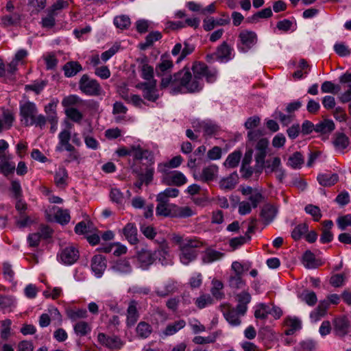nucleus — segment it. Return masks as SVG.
Wrapping results in <instances>:
<instances>
[{"instance_id":"obj_1","label":"nucleus","mask_w":351,"mask_h":351,"mask_svg":"<svg viewBox=\"0 0 351 351\" xmlns=\"http://www.w3.org/2000/svg\"><path fill=\"white\" fill-rule=\"evenodd\" d=\"M193 76L188 69H184L173 75L161 80V88H169L171 94L196 93L202 89L203 78L212 83L217 77V71L210 69L204 63L196 62L192 66Z\"/></svg>"},{"instance_id":"obj_2","label":"nucleus","mask_w":351,"mask_h":351,"mask_svg":"<svg viewBox=\"0 0 351 351\" xmlns=\"http://www.w3.org/2000/svg\"><path fill=\"white\" fill-rule=\"evenodd\" d=\"M171 240L173 243L179 245L180 260L185 265L196 259L197 252L195 249L202 245V243L195 238L184 237L176 233H173L171 235Z\"/></svg>"},{"instance_id":"obj_3","label":"nucleus","mask_w":351,"mask_h":351,"mask_svg":"<svg viewBox=\"0 0 351 351\" xmlns=\"http://www.w3.org/2000/svg\"><path fill=\"white\" fill-rule=\"evenodd\" d=\"M38 110L36 104L29 100L19 102V115L21 123L25 126L35 125L40 129L45 128L47 119L43 114H38Z\"/></svg>"},{"instance_id":"obj_4","label":"nucleus","mask_w":351,"mask_h":351,"mask_svg":"<svg viewBox=\"0 0 351 351\" xmlns=\"http://www.w3.org/2000/svg\"><path fill=\"white\" fill-rule=\"evenodd\" d=\"M261 136L262 132L259 130H250L247 133L249 143L252 145L254 142L257 141L255 147L256 151L255 169L257 173H261L263 169L267 148L269 144L268 140L266 138H261Z\"/></svg>"},{"instance_id":"obj_5","label":"nucleus","mask_w":351,"mask_h":351,"mask_svg":"<svg viewBox=\"0 0 351 351\" xmlns=\"http://www.w3.org/2000/svg\"><path fill=\"white\" fill-rule=\"evenodd\" d=\"M257 41L258 36L255 32L243 29L239 34L237 49L240 52L247 53L257 43Z\"/></svg>"},{"instance_id":"obj_6","label":"nucleus","mask_w":351,"mask_h":351,"mask_svg":"<svg viewBox=\"0 0 351 351\" xmlns=\"http://www.w3.org/2000/svg\"><path fill=\"white\" fill-rule=\"evenodd\" d=\"M79 88L83 93L88 96H99L102 92V88L98 82L86 74L80 78Z\"/></svg>"},{"instance_id":"obj_7","label":"nucleus","mask_w":351,"mask_h":351,"mask_svg":"<svg viewBox=\"0 0 351 351\" xmlns=\"http://www.w3.org/2000/svg\"><path fill=\"white\" fill-rule=\"evenodd\" d=\"M219 167L211 164L204 167L200 172L194 173L193 177L196 180L209 183L215 180L218 177Z\"/></svg>"},{"instance_id":"obj_8","label":"nucleus","mask_w":351,"mask_h":351,"mask_svg":"<svg viewBox=\"0 0 351 351\" xmlns=\"http://www.w3.org/2000/svg\"><path fill=\"white\" fill-rule=\"evenodd\" d=\"M162 173L161 181L165 185L180 186L187 182L186 177L181 171H166Z\"/></svg>"},{"instance_id":"obj_9","label":"nucleus","mask_w":351,"mask_h":351,"mask_svg":"<svg viewBox=\"0 0 351 351\" xmlns=\"http://www.w3.org/2000/svg\"><path fill=\"white\" fill-rule=\"evenodd\" d=\"M332 325L334 333L339 337H343L348 335L351 330V322L346 316L334 319Z\"/></svg>"},{"instance_id":"obj_10","label":"nucleus","mask_w":351,"mask_h":351,"mask_svg":"<svg viewBox=\"0 0 351 351\" xmlns=\"http://www.w3.org/2000/svg\"><path fill=\"white\" fill-rule=\"evenodd\" d=\"M130 156L136 160H145L150 164H154V156L152 151L143 148L139 144L130 145Z\"/></svg>"},{"instance_id":"obj_11","label":"nucleus","mask_w":351,"mask_h":351,"mask_svg":"<svg viewBox=\"0 0 351 351\" xmlns=\"http://www.w3.org/2000/svg\"><path fill=\"white\" fill-rule=\"evenodd\" d=\"M97 341L102 346L109 349H121L124 343L116 335L108 336L104 332H99L97 335Z\"/></svg>"},{"instance_id":"obj_12","label":"nucleus","mask_w":351,"mask_h":351,"mask_svg":"<svg viewBox=\"0 0 351 351\" xmlns=\"http://www.w3.org/2000/svg\"><path fill=\"white\" fill-rule=\"evenodd\" d=\"M137 87L142 90L145 99L151 101H155L158 99L159 95L156 89V80L141 83Z\"/></svg>"},{"instance_id":"obj_13","label":"nucleus","mask_w":351,"mask_h":351,"mask_svg":"<svg viewBox=\"0 0 351 351\" xmlns=\"http://www.w3.org/2000/svg\"><path fill=\"white\" fill-rule=\"evenodd\" d=\"M59 260L66 265H71L79 258V252L73 246L63 249L59 254Z\"/></svg>"},{"instance_id":"obj_14","label":"nucleus","mask_w":351,"mask_h":351,"mask_svg":"<svg viewBox=\"0 0 351 351\" xmlns=\"http://www.w3.org/2000/svg\"><path fill=\"white\" fill-rule=\"evenodd\" d=\"M71 134L69 130H62L58 134V143L56 147V151L62 152L64 150H72L73 145L70 143Z\"/></svg>"},{"instance_id":"obj_15","label":"nucleus","mask_w":351,"mask_h":351,"mask_svg":"<svg viewBox=\"0 0 351 351\" xmlns=\"http://www.w3.org/2000/svg\"><path fill=\"white\" fill-rule=\"evenodd\" d=\"M173 66L172 60L169 55H162L160 57V62L156 66V73L157 76L167 77L166 73L170 72Z\"/></svg>"},{"instance_id":"obj_16","label":"nucleus","mask_w":351,"mask_h":351,"mask_svg":"<svg viewBox=\"0 0 351 351\" xmlns=\"http://www.w3.org/2000/svg\"><path fill=\"white\" fill-rule=\"evenodd\" d=\"M185 326L186 322L184 319L176 320L174 322L168 324L167 326L160 332L159 336L162 339L172 336L184 328Z\"/></svg>"},{"instance_id":"obj_17","label":"nucleus","mask_w":351,"mask_h":351,"mask_svg":"<svg viewBox=\"0 0 351 351\" xmlns=\"http://www.w3.org/2000/svg\"><path fill=\"white\" fill-rule=\"evenodd\" d=\"M107 267L106 258L101 255H95L91 260V269L97 278L103 275Z\"/></svg>"},{"instance_id":"obj_18","label":"nucleus","mask_w":351,"mask_h":351,"mask_svg":"<svg viewBox=\"0 0 351 351\" xmlns=\"http://www.w3.org/2000/svg\"><path fill=\"white\" fill-rule=\"evenodd\" d=\"M155 252L153 253L151 250L147 249H142L137 255L139 266L143 269H146L151 265L155 261Z\"/></svg>"},{"instance_id":"obj_19","label":"nucleus","mask_w":351,"mask_h":351,"mask_svg":"<svg viewBox=\"0 0 351 351\" xmlns=\"http://www.w3.org/2000/svg\"><path fill=\"white\" fill-rule=\"evenodd\" d=\"M137 306L138 302L136 300H133L129 302L126 313V324L128 327L133 326L139 318Z\"/></svg>"},{"instance_id":"obj_20","label":"nucleus","mask_w":351,"mask_h":351,"mask_svg":"<svg viewBox=\"0 0 351 351\" xmlns=\"http://www.w3.org/2000/svg\"><path fill=\"white\" fill-rule=\"evenodd\" d=\"M278 213V208L269 204H265L261 209L260 216L265 224H269L274 221Z\"/></svg>"},{"instance_id":"obj_21","label":"nucleus","mask_w":351,"mask_h":351,"mask_svg":"<svg viewBox=\"0 0 351 351\" xmlns=\"http://www.w3.org/2000/svg\"><path fill=\"white\" fill-rule=\"evenodd\" d=\"M111 269L113 272L120 275H127L132 271V267L126 259H120L114 262Z\"/></svg>"},{"instance_id":"obj_22","label":"nucleus","mask_w":351,"mask_h":351,"mask_svg":"<svg viewBox=\"0 0 351 351\" xmlns=\"http://www.w3.org/2000/svg\"><path fill=\"white\" fill-rule=\"evenodd\" d=\"M11 158L12 156L10 154L0 155V172L5 176L12 173L15 170V164L9 161Z\"/></svg>"},{"instance_id":"obj_23","label":"nucleus","mask_w":351,"mask_h":351,"mask_svg":"<svg viewBox=\"0 0 351 351\" xmlns=\"http://www.w3.org/2000/svg\"><path fill=\"white\" fill-rule=\"evenodd\" d=\"M230 19L228 15L222 18L215 19L213 17L205 19L203 21L204 29L208 32L214 29L217 25H225L229 24Z\"/></svg>"},{"instance_id":"obj_24","label":"nucleus","mask_w":351,"mask_h":351,"mask_svg":"<svg viewBox=\"0 0 351 351\" xmlns=\"http://www.w3.org/2000/svg\"><path fill=\"white\" fill-rule=\"evenodd\" d=\"M239 176L236 172L230 174L227 177L222 178L219 182V185L222 190H232L238 183Z\"/></svg>"},{"instance_id":"obj_25","label":"nucleus","mask_w":351,"mask_h":351,"mask_svg":"<svg viewBox=\"0 0 351 351\" xmlns=\"http://www.w3.org/2000/svg\"><path fill=\"white\" fill-rule=\"evenodd\" d=\"M238 304L237 309L241 314H245L247 310V304L251 301V295L247 291H242L236 295Z\"/></svg>"},{"instance_id":"obj_26","label":"nucleus","mask_w":351,"mask_h":351,"mask_svg":"<svg viewBox=\"0 0 351 351\" xmlns=\"http://www.w3.org/2000/svg\"><path fill=\"white\" fill-rule=\"evenodd\" d=\"M68 173L64 167H59L55 171L54 182L57 186L64 187L68 182Z\"/></svg>"},{"instance_id":"obj_27","label":"nucleus","mask_w":351,"mask_h":351,"mask_svg":"<svg viewBox=\"0 0 351 351\" xmlns=\"http://www.w3.org/2000/svg\"><path fill=\"white\" fill-rule=\"evenodd\" d=\"M244 315L245 314H241L240 312H239L237 306L235 308H232L228 309L227 312L223 313L227 322L232 326H237L240 325V317Z\"/></svg>"},{"instance_id":"obj_28","label":"nucleus","mask_w":351,"mask_h":351,"mask_svg":"<svg viewBox=\"0 0 351 351\" xmlns=\"http://www.w3.org/2000/svg\"><path fill=\"white\" fill-rule=\"evenodd\" d=\"M177 289L176 283L173 280L167 281L162 287H158L155 290L156 294L159 297H166L169 294L174 293Z\"/></svg>"},{"instance_id":"obj_29","label":"nucleus","mask_w":351,"mask_h":351,"mask_svg":"<svg viewBox=\"0 0 351 351\" xmlns=\"http://www.w3.org/2000/svg\"><path fill=\"white\" fill-rule=\"evenodd\" d=\"M180 194V191L176 188H167L163 191L159 193L156 196L157 202L169 203L170 198L177 197Z\"/></svg>"},{"instance_id":"obj_30","label":"nucleus","mask_w":351,"mask_h":351,"mask_svg":"<svg viewBox=\"0 0 351 351\" xmlns=\"http://www.w3.org/2000/svg\"><path fill=\"white\" fill-rule=\"evenodd\" d=\"M183 159L181 156H176L171 158L167 163H160L158 165V171L160 173H165L169 171L170 168H177L182 162Z\"/></svg>"},{"instance_id":"obj_31","label":"nucleus","mask_w":351,"mask_h":351,"mask_svg":"<svg viewBox=\"0 0 351 351\" xmlns=\"http://www.w3.org/2000/svg\"><path fill=\"white\" fill-rule=\"evenodd\" d=\"M123 232L131 244H136L138 242L137 228L134 223H128L123 229Z\"/></svg>"},{"instance_id":"obj_32","label":"nucleus","mask_w":351,"mask_h":351,"mask_svg":"<svg viewBox=\"0 0 351 351\" xmlns=\"http://www.w3.org/2000/svg\"><path fill=\"white\" fill-rule=\"evenodd\" d=\"M21 21V14L17 12H13L10 14H6L1 17V24L3 27L16 26Z\"/></svg>"},{"instance_id":"obj_33","label":"nucleus","mask_w":351,"mask_h":351,"mask_svg":"<svg viewBox=\"0 0 351 351\" xmlns=\"http://www.w3.org/2000/svg\"><path fill=\"white\" fill-rule=\"evenodd\" d=\"M332 143L337 150L342 151L349 145L350 140L344 133L338 132L335 134Z\"/></svg>"},{"instance_id":"obj_34","label":"nucleus","mask_w":351,"mask_h":351,"mask_svg":"<svg viewBox=\"0 0 351 351\" xmlns=\"http://www.w3.org/2000/svg\"><path fill=\"white\" fill-rule=\"evenodd\" d=\"M317 181L323 186H331L339 180L337 173H322L317 176Z\"/></svg>"},{"instance_id":"obj_35","label":"nucleus","mask_w":351,"mask_h":351,"mask_svg":"<svg viewBox=\"0 0 351 351\" xmlns=\"http://www.w3.org/2000/svg\"><path fill=\"white\" fill-rule=\"evenodd\" d=\"M232 49L228 45L226 42H223L218 47L215 55L217 58L221 61H228L231 59Z\"/></svg>"},{"instance_id":"obj_36","label":"nucleus","mask_w":351,"mask_h":351,"mask_svg":"<svg viewBox=\"0 0 351 351\" xmlns=\"http://www.w3.org/2000/svg\"><path fill=\"white\" fill-rule=\"evenodd\" d=\"M211 285L212 287L210 289V293L213 297L218 300H221L224 298L225 294L223 291V282L217 279H213L211 282Z\"/></svg>"},{"instance_id":"obj_37","label":"nucleus","mask_w":351,"mask_h":351,"mask_svg":"<svg viewBox=\"0 0 351 351\" xmlns=\"http://www.w3.org/2000/svg\"><path fill=\"white\" fill-rule=\"evenodd\" d=\"M285 325L287 327L285 330L287 335H292L302 328L301 321L297 317H287L285 319Z\"/></svg>"},{"instance_id":"obj_38","label":"nucleus","mask_w":351,"mask_h":351,"mask_svg":"<svg viewBox=\"0 0 351 351\" xmlns=\"http://www.w3.org/2000/svg\"><path fill=\"white\" fill-rule=\"evenodd\" d=\"M63 70L64 71L65 76L71 77L81 71L82 70V67L77 62L71 61L64 65Z\"/></svg>"},{"instance_id":"obj_39","label":"nucleus","mask_w":351,"mask_h":351,"mask_svg":"<svg viewBox=\"0 0 351 351\" xmlns=\"http://www.w3.org/2000/svg\"><path fill=\"white\" fill-rule=\"evenodd\" d=\"M223 255V253L219 251L213 249H207L202 256V261L204 263H211L221 259Z\"/></svg>"},{"instance_id":"obj_40","label":"nucleus","mask_w":351,"mask_h":351,"mask_svg":"<svg viewBox=\"0 0 351 351\" xmlns=\"http://www.w3.org/2000/svg\"><path fill=\"white\" fill-rule=\"evenodd\" d=\"M162 38V34L158 31L150 32L145 38V41L139 44V48L141 50H145L151 47L154 42L159 40Z\"/></svg>"},{"instance_id":"obj_41","label":"nucleus","mask_w":351,"mask_h":351,"mask_svg":"<svg viewBox=\"0 0 351 351\" xmlns=\"http://www.w3.org/2000/svg\"><path fill=\"white\" fill-rule=\"evenodd\" d=\"M91 326L85 321L76 322L73 326V330L77 336L84 337L91 332Z\"/></svg>"},{"instance_id":"obj_42","label":"nucleus","mask_w":351,"mask_h":351,"mask_svg":"<svg viewBox=\"0 0 351 351\" xmlns=\"http://www.w3.org/2000/svg\"><path fill=\"white\" fill-rule=\"evenodd\" d=\"M254 317L256 319L265 320L267 318L270 312V305L265 303H259L254 307Z\"/></svg>"},{"instance_id":"obj_43","label":"nucleus","mask_w":351,"mask_h":351,"mask_svg":"<svg viewBox=\"0 0 351 351\" xmlns=\"http://www.w3.org/2000/svg\"><path fill=\"white\" fill-rule=\"evenodd\" d=\"M335 130V123L332 120L325 119L315 125V131L317 133L328 134Z\"/></svg>"},{"instance_id":"obj_44","label":"nucleus","mask_w":351,"mask_h":351,"mask_svg":"<svg viewBox=\"0 0 351 351\" xmlns=\"http://www.w3.org/2000/svg\"><path fill=\"white\" fill-rule=\"evenodd\" d=\"M327 308V302H321L318 306L311 313L310 318L311 322H317L320 320V319L325 315Z\"/></svg>"},{"instance_id":"obj_45","label":"nucleus","mask_w":351,"mask_h":351,"mask_svg":"<svg viewBox=\"0 0 351 351\" xmlns=\"http://www.w3.org/2000/svg\"><path fill=\"white\" fill-rule=\"evenodd\" d=\"M136 332L138 337L141 339H146L151 335L152 328L148 323L141 322L136 326Z\"/></svg>"},{"instance_id":"obj_46","label":"nucleus","mask_w":351,"mask_h":351,"mask_svg":"<svg viewBox=\"0 0 351 351\" xmlns=\"http://www.w3.org/2000/svg\"><path fill=\"white\" fill-rule=\"evenodd\" d=\"M304 163V157L300 152H296L289 156L287 166L292 169H300Z\"/></svg>"},{"instance_id":"obj_47","label":"nucleus","mask_w":351,"mask_h":351,"mask_svg":"<svg viewBox=\"0 0 351 351\" xmlns=\"http://www.w3.org/2000/svg\"><path fill=\"white\" fill-rule=\"evenodd\" d=\"M241 158V152L239 151H234L228 156L226 160L223 162V165L226 167L234 168L239 165Z\"/></svg>"},{"instance_id":"obj_48","label":"nucleus","mask_w":351,"mask_h":351,"mask_svg":"<svg viewBox=\"0 0 351 351\" xmlns=\"http://www.w3.org/2000/svg\"><path fill=\"white\" fill-rule=\"evenodd\" d=\"M171 208H172V204H169L167 202L163 203L162 202H158L156 208V214L157 216L162 217L173 216Z\"/></svg>"},{"instance_id":"obj_49","label":"nucleus","mask_w":351,"mask_h":351,"mask_svg":"<svg viewBox=\"0 0 351 351\" xmlns=\"http://www.w3.org/2000/svg\"><path fill=\"white\" fill-rule=\"evenodd\" d=\"M152 165L149 163V165L145 169L143 172L138 173V178L142 179L146 185H149L154 179V168Z\"/></svg>"},{"instance_id":"obj_50","label":"nucleus","mask_w":351,"mask_h":351,"mask_svg":"<svg viewBox=\"0 0 351 351\" xmlns=\"http://www.w3.org/2000/svg\"><path fill=\"white\" fill-rule=\"evenodd\" d=\"M15 305L16 301L13 297L0 295V311H11Z\"/></svg>"},{"instance_id":"obj_51","label":"nucleus","mask_w":351,"mask_h":351,"mask_svg":"<svg viewBox=\"0 0 351 351\" xmlns=\"http://www.w3.org/2000/svg\"><path fill=\"white\" fill-rule=\"evenodd\" d=\"M55 218L57 222L61 224H66L70 221V215L67 210L60 208H54Z\"/></svg>"},{"instance_id":"obj_52","label":"nucleus","mask_w":351,"mask_h":351,"mask_svg":"<svg viewBox=\"0 0 351 351\" xmlns=\"http://www.w3.org/2000/svg\"><path fill=\"white\" fill-rule=\"evenodd\" d=\"M155 258L158 257L159 261L162 265H167L171 263V261L167 247L165 246L160 247L158 251L155 252Z\"/></svg>"},{"instance_id":"obj_53","label":"nucleus","mask_w":351,"mask_h":351,"mask_svg":"<svg viewBox=\"0 0 351 351\" xmlns=\"http://www.w3.org/2000/svg\"><path fill=\"white\" fill-rule=\"evenodd\" d=\"M172 208H174L173 216L175 217H189L194 214L193 210L189 206L179 207L175 204H172Z\"/></svg>"},{"instance_id":"obj_54","label":"nucleus","mask_w":351,"mask_h":351,"mask_svg":"<svg viewBox=\"0 0 351 351\" xmlns=\"http://www.w3.org/2000/svg\"><path fill=\"white\" fill-rule=\"evenodd\" d=\"M229 286L232 289H241L245 286V282L242 279L241 275H231L228 280Z\"/></svg>"},{"instance_id":"obj_55","label":"nucleus","mask_w":351,"mask_h":351,"mask_svg":"<svg viewBox=\"0 0 351 351\" xmlns=\"http://www.w3.org/2000/svg\"><path fill=\"white\" fill-rule=\"evenodd\" d=\"M272 116L274 119H279L283 125H288L293 121L294 119L293 114L289 113V114H285L278 110H276Z\"/></svg>"},{"instance_id":"obj_56","label":"nucleus","mask_w":351,"mask_h":351,"mask_svg":"<svg viewBox=\"0 0 351 351\" xmlns=\"http://www.w3.org/2000/svg\"><path fill=\"white\" fill-rule=\"evenodd\" d=\"M65 114L68 118L76 123H80L83 119L82 113L73 107L66 108Z\"/></svg>"},{"instance_id":"obj_57","label":"nucleus","mask_w":351,"mask_h":351,"mask_svg":"<svg viewBox=\"0 0 351 351\" xmlns=\"http://www.w3.org/2000/svg\"><path fill=\"white\" fill-rule=\"evenodd\" d=\"M280 167H281L280 159L278 157H275L272 160L266 161L265 166V173H271L276 172Z\"/></svg>"},{"instance_id":"obj_58","label":"nucleus","mask_w":351,"mask_h":351,"mask_svg":"<svg viewBox=\"0 0 351 351\" xmlns=\"http://www.w3.org/2000/svg\"><path fill=\"white\" fill-rule=\"evenodd\" d=\"M300 298L309 306H314L317 302L316 294L312 291H304L300 295Z\"/></svg>"},{"instance_id":"obj_59","label":"nucleus","mask_w":351,"mask_h":351,"mask_svg":"<svg viewBox=\"0 0 351 351\" xmlns=\"http://www.w3.org/2000/svg\"><path fill=\"white\" fill-rule=\"evenodd\" d=\"M67 315L72 322H75L80 319H85L88 317L87 311L84 308L71 310L68 312Z\"/></svg>"},{"instance_id":"obj_60","label":"nucleus","mask_w":351,"mask_h":351,"mask_svg":"<svg viewBox=\"0 0 351 351\" xmlns=\"http://www.w3.org/2000/svg\"><path fill=\"white\" fill-rule=\"evenodd\" d=\"M308 229V225L305 223H300L295 226L291 232V237L294 240H299L307 232Z\"/></svg>"},{"instance_id":"obj_61","label":"nucleus","mask_w":351,"mask_h":351,"mask_svg":"<svg viewBox=\"0 0 351 351\" xmlns=\"http://www.w3.org/2000/svg\"><path fill=\"white\" fill-rule=\"evenodd\" d=\"M213 300L209 294H203L198 297L195 304L200 309L213 304Z\"/></svg>"},{"instance_id":"obj_62","label":"nucleus","mask_w":351,"mask_h":351,"mask_svg":"<svg viewBox=\"0 0 351 351\" xmlns=\"http://www.w3.org/2000/svg\"><path fill=\"white\" fill-rule=\"evenodd\" d=\"M130 19L126 15H121L114 19V25L119 29H126L130 25Z\"/></svg>"},{"instance_id":"obj_63","label":"nucleus","mask_w":351,"mask_h":351,"mask_svg":"<svg viewBox=\"0 0 351 351\" xmlns=\"http://www.w3.org/2000/svg\"><path fill=\"white\" fill-rule=\"evenodd\" d=\"M303 264L308 269H313L317 267L314 254L310 251H307L303 256Z\"/></svg>"},{"instance_id":"obj_64","label":"nucleus","mask_w":351,"mask_h":351,"mask_svg":"<svg viewBox=\"0 0 351 351\" xmlns=\"http://www.w3.org/2000/svg\"><path fill=\"white\" fill-rule=\"evenodd\" d=\"M12 322L10 319H7L1 322V337L3 340H7L10 335V326Z\"/></svg>"}]
</instances>
